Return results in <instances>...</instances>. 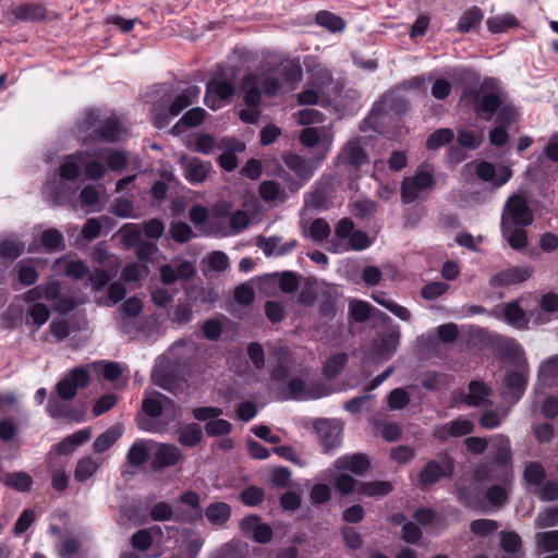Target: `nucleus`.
Listing matches in <instances>:
<instances>
[{
    "instance_id": "obj_1",
    "label": "nucleus",
    "mask_w": 558,
    "mask_h": 558,
    "mask_svg": "<svg viewBox=\"0 0 558 558\" xmlns=\"http://www.w3.org/2000/svg\"><path fill=\"white\" fill-rule=\"evenodd\" d=\"M506 93L494 78H485L477 88L466 87L461 100L470 104L477 116L489 121L506 100Z\"/></svg>"
},
{
    "instance_id": "obj_2",
    "label": "nucleus",
    "mask_w": 558,
    "mask_h": 558,
    "mask_svg": "<svg viewBox=\"0 0 558 558\" xmlns=\"http://www.w3.org/2000/svg\"><path fill=\"white\" fill-rule=\"evenodd\" d=\"M506 350L511 357V363L517 366L515 371L508 373L506 379L507 386L517 391L520 396L523 393L529 378L530 369L527 361L523 349L515 341L511 340L507 342Z\"/></svg>"
},
{
    "instance_id": "obj_3",
    "label": "nucleus",
    "mask_w": 558,
    "mask_h": 558,
    "mask_svg": "<svg viewBox=\"0 0 558 558\" xmlns=\"http://www.w3.org/2000/svg\"><path fill=\"white\" fill-rule=\"evenodd\" d=\"M533 220V211L523 195L515 193L508 197L501 213L500 225L529 227Z\"/></svg>"
},
{
    "instance_id": "obj_4",
    "label": "nucleus",
    "mask_w": 558,
    "mask_h": 558,
    "mask_svg": "<svg viewBox=\"0 0 558 558\" xmlns=\"http://www.w3.org/2000/svg\"><path fill=\"white\" fill-rule=\"evenodd\" d=\"M199 94L201 89L197 86L186 87L173 99L168 110H163L161 112L154 111V125L158 129H162L168 125L170 118L179 116L186 107L192 105L199 97Z\"/></svg>"
},
{
    "instance_id": "obj_5",
    "label": "nucleus",
    "mask_w": 558,
    "mask_h": 558,
    "mask_svg": "<svg viewBox=\"0 0 558 558\" xmlns=\"http://www.w3.org/2000/svg\"><path fill=\"white\" fill-rule=\"evenodd\" d=\"M331 140L325 143L315 159V161L308 160L293 153H288L283 156L286 166L292 170L299 178L307 180L312 177L317 166L326 158L330 150Z\"/></svg>"
},
{
    "instance_id": "obj_6",
    "label": "nucleus",
    "mask_w": 558,
    "mask_h": 558,
    "mask_svg": "<svg viewBox=\"0 0 558 558\" xmlns=\"http://www.w3.org/2000/svg\"><path fill=\"white\" fill-rule=\"evenodd\" d=\"M435 184L434 175L424 170L418 169L414 175L407 177L401 182V199L404 204H410L417 199L424 191L430 190Z\"/></svg>"
},
{
    "instance_id": "obj_7",
    "label": "nucleus",
    "mask_w": 558,
    "mask_h": 558,
    "mask_svg": "<svg viewBox=\"0 0 558 558\" xmlns=\"http://www.w3.org/2000/svg\"><path fill=\"white\" fill-rule=\"evenodd\" d=\"M234 94L235 86L231 81L214 77L207 83L205 104L211 110H217L230 101Z\"/></svg>"
},
{
    "instance_id": "obj_8",
    "label": "nucleus",
    "mask_w": 558,
    "mask_h": 558,
    "mask_svg": "<svg viewBox=\"0 0 558 558\" xmlns=\"http://www.w3.org/2000/svg\"><path fill=\"white\" fill-rule=\"evenodd\" d=\"M89 379V373L84 367H75L58 381L56 391L61 399L72 400L80 388L88 385Z\"/></svg>"
},
{
    "instance_id": "obj_9",
    "label": "nucleus",
    "mask_w": 558,
    "mask_h": 558,
    "mask_svg": "<svg viewBox=\"0 0 558 558\" xmlns=\"http://www.w3.org/2000/svg\"><path fill=\"white\" fill-rule=\"evenodd\" d=\"M335 234L340 240H348L349 247L354 251H362L371 245L368 235L364 231L355 230L350 218H342L338 221Z\"/></svg>"
},
{
    "instance_id": "obj_10",
    "label": "nucleus",
    "mask_w": 558,
    "mask_h": 558,
    "mask_svg": "<svg viewBox=\"0 0 558 558\" xmlns=\"http://www.w3.org/2000/svg\"><path fill=\"white\" fill-rule=\"evenodd\" d=\"M453 460L448 456H445L441 462L430 460L420 472L418 482L424 487L433 485L440 478L450 476L453 473Z\"/></svg>"
},
{
    "instance_id": "obj_11",
    "label": "nucleus",
    "mask_w": 558,
    "mask_h": 558,
    "mask_svg": "<svg viewBox=\"0 0 558 558\" xmlns=\"http://www.w3.org/2000/svg\"><path fill=\"white\" fill-rule=\"evenodd\" d=\"M314 427L326 451L340 446L343 432V424L340 421L322 418Z\"/></svg>"
},
{
    "instance_id": "obj_12",
    "label": "nucleus",
    "mask_w": 558,
    "mask_h": 558,
    "mask_svg": "<svg viewBox=\"0 0 558 558\" xmlns=\"http://www.w3.org/2000/svg\"><path fill=\"white\" fill-rule=\"evenodd\" d=\"M368 162V155L362 146L361 138L348 141L337 156L338 165H349L360 168Z\"/></svg>"
},
{
    "instance_id": "obj_13",
    "label": "nucleus",
    "mask_w": 558,
    "mask_h": 558,
    "mask_svg": "<svg viewBox=\"0 0 558 558\" xmlns=\"http://www.w3.org/2000/svg\"><path fill=\"white\" fill-rule=\"evenodd\" d=\"M47 10L35 3H23L12 7L4 12V17L8 22L15 24L22 22H38L46 17Z\"/></svg>"
},
{
    "instance_id": "obj_14",
    "label": "nucleus",
    "mask_w": 558,
    "mask_h": 558,
    "mask_svg": "<svg viewBox=\"0 0 558 558\" xmlns=\"http://www.w3.org/2000/svg\"><path fill=\"white\" fill-rule=\"evenodd\" d=\"M196 272L191 262L182 260L177 264H165L160 266V280L163 284H172L177 281H186Z\"/></svg>"
},
{
    "instance_id": "obj_15",
    "label": "nucleus",
    "mask_w": 558,
    "mask_h": 558,
    "mask_svg": "<svg viewBox=\"0 0 558 558\" xmlns=\"http://www.w3.org/2000/svg\"><path fill=\"white\" fill-rule=\"evenodd\" d=\"M180 165L184 178L192 184L203 183L211 171L210 162L203 161L196 157L182 156Z\"/></svg>"
},
{
    "instance_id": "obj_16",
    "label": "nucleus",
    "mask_w": 558,
    "mask_h": 558,
    "mask_svg": "<svg viewBox=\"0 0 558 558\" xmlns=\"http://www.w3.org/2000/svg\"><path fill=\"white\" fill-rule=\"evenodd\" d=\"M474 430V424L464 417H458L448 423L435 427L433 435L439 441H446L449 437H462Z\"/></svg>"
},
{
    "instance_id": "obj_17",
    "label": "nucleus",
    "mask_w": 558,
    "mask_h": 558,
    "mask_svg": "<svg viewBox=\"0 0 558 558\" xmlns=\"http://www.w3.org/2000/svg\"><path fill=\"white\" fill-rule=\"evenodd\" d=\"M533 269L531 267H510L495 274L489 279L492 287H507L524 282L532 276Z\"/></svg>"
},
{
    "instance_id": "obj_18",
    "label": "nucleus",
    "mask_w": 558,
    "mask_h": 558,
    "mask_svg": "<svg viewBox=\"0 0 558 558\" xmlns=\"http://www.w3.org/2000/svg\"><path fill=\"white\" fill-rule=\"evenodd\" d=\"M369 465L371 462L364 453L342 456L333 463L335 470L339 472L350 471L357 476L363 475L369 469Z\"/></svg>"
},
{
    "instance_id": "obj_19",
    "label": "nucleus",
    "mask_w": 558,
    "mask_h": 558,
    "mask_svg": "<svg viewBox=\"0 0 558 558\" xmlns=\"http://www.w3.org/2000/svg\"><path fill=\"white\" fill-rule=\"evenodd\" d=\"M61 284L57 280H52L43 284H38L33 289L26 291L23 294V299L25 302H36L40 300H46L49 302H56L61 295Z\"/></svg>"
},
{
    "instance_id": "obj_20",
    "label": "nucleus",
    "mask_w": 558,
    "mask_h": 558,
    "mask_svg": "<svg viewBox=\"0 0 558 558\" xmlns=\"http://www.w3.org/2000/svg\"><path fill=\"white\" fill-rule=\"evenodd\" d=\"M241 529L245 534L252 535L253 539L260 544L268 543L272 537V530L268 524L260 523L257 515H250L241 521Z\"/></svg>"
},
{
    "instance_id": "obj_21",
    "label": "nucleus",
    "mask_w": 558,
    "mask_h": 558,
    "mask_svg": "<svg viewBox=\"0 0 558 558\" xmlns=\"http://www.w3.org/2000/svg\"><path fill=\"white\" fill-rule=\"evenodd\" d=\"M260 75L256 73H247L241 84L240 89L243 93V100L247 107L257 108L262 100L260 94Z\"/></svg>"
},
{
    "instance_id": "obj_22",
    "label": "nucleus",
    "mask_w": 558,
    "mask_h": 558,
    "mask_svg": "<svg viewBox=\"0 0 558 558\" xmlns=\"http://www.w3.org/2000/svg\"><path fill=\"white\" fill-rule=\"evenodd\" d=\"M182 459L183 453L180 448L171 444H160L155 452L153 464L156 469L170 468Z\"/></svg>"
},
{
    "instance_id": "obj_23",
    "label": "nucleus",
    "mask_w": 558,
    "mask_h": 558,
    "mask_svg": "<svg viewBox=\"0 0 558 558\" xmlns=\"http://www.w3.org/2000/svg\"><path fill=\"white\" fill-rule=\"evenodd\" d=\"M162 536V529L158 525H153L135 532L131 537V545L136 550L145 551L153 545L155 538H161Z\"/></svg>"
},
{
    "instance_id": "obj_24",
    "label": "nucleus",
    "mask_w": 558,
    "mask_h": 558,
    "mask_svg": "<svg viewBox=\"0 0 558 558\" xmlns=\"http://www.w3.org/2000/svg\"><path fill=\"white\" fill-rule=\"evenodd\" d=\"M476 175L496 186H501L511 178L512 171L509 168H504L497 175L495 167L484 161L476 167Z\"/></svg>"
},
{
    "instance_id": "obj_25",
    "label": "nucleus",
    "mask_w": 558,
    "mask_h": 558,
    "mask_svg": "<svg viewBox=\"0 0 558 558\" xmlns=\"http://www.w3.org/2000/svg\"><path fill=\"white\" fill-rule=\"evenodd\" d=\"M505 320L517 329H527L529 318L526 312L518 304L517 301L508 302L504 305Z\"/></svg>"
},
{
    "instance_id": "obj_26",
    "label": "nucleus",
    "mask_w": 558,
    "mask_h": 558,
    "mask_svg": "<svg viewBox=\"0 0 558 558\" xmlns=\"http://www.w3.org/2000/svg\"><path fill=\"white\" fill-rule=\"evenodd\" d=\"M504 239L513 250H522L527 246V233L524 227L517 225H500Z\"/></svg>"
},
{
    "instance_id": "obj_27",
    "label": "nucleus",
    "mask_w": 558,
    "mask_h": 558,
    "mask_svg": "<svg viewBox=\"0 0 558 558\" xmlns=\"http://www.w3.org/2000/svg\"><path fill=\"white\" fill-rule=\"evenodd\" d=\"M123 435V426L120 424H116L104 433H101L93 444V449L96 453H102L110 449L118 439Z\"/></svg>"
},
{
    "instance_id": "obj_28",
    "label": "nucleus",
    "mask_w": 558,
    "mask_h": 558,
    "mask_svg": "<svg viewBox=\"0 0 558 558\" xmlns=\"http://www.w3.org/2000/svg\"><path fill=\"white\" fill-rule=\"evenodd\" d=\"M492 390L482 381L472 380L469 384V393L465 395L463 401L470 407H482L487 401Z\"/></svg>"
},
{
    "instance_id": "obj_29",
    "label": "nucleus",
    "mask_w": 558,
    "mask_h": 558,
    "mask_svg": "<svg viewBox=\"0 0 558 558\" xmlns=\"http://www.w3.org/2000/svg\"><path fill=\"white\" fill-rule=\"evenodd\" d=\"M2 482L7 487L22 493L29 492L33 486L32 476L24 471L5 473L2 477Z\"/></svg>"
},
{
    "instance_id": "obj_30",
    "label": "nucleus",
    "mask_w": 558,
    "mask_h": 558,
    "mask_svg": "<svg viewBox=\"0 0 558 558\" xmlns=\"http://www.w3.org/2000/svg\"><path fill=\"white\" fill-rule=\"evenodd\" d=\"M205 515L213 525L221 526L229 521L231 508L226 502H213L206 508Z\"/></svg>"
},
{
    "instance_id": "obj_31",
    "label": "nucleus",
    "mask_w": 558,
    "mask_h": 558,
    "mask_svg": "<svg viewBox=\"0 0 558 558\" xmlns=\"http://www.w3.org/2000/svg\"><path fill=\"white\" fill-rule=\"evenodd\" d=\"M101 465V460L95 459L90 456L83 457L77 461L74 477L77 482H84L87 478L92 477L99 466Z\"/></svg>"
},
{
    "instance_id": "obj_32",
    "label": "nucleus",
    "mask_w": 558,
    "mask_h": 558,
    "mask_svg": "<svg viewBox=\"0 0 558 558\" xmlns=\"http://www.w3.org/2000/svg\"><path fill=\"white\" fill-rule=\"evenodd\" d=\"M126 290L121 282H112L108 286V291L105 294L97 295L95 302L101 306H113L124 299Z\"/></svg>"
},
{
    "instance_id": "obj_33",
    "label": "nucleus",
    "mask_w": 558,
    "mask_h": 558,
    "mask_svg": "<svg viewBox=\"0 0 558 558\" xmlns=\"http://www.w3.org/2000/svg\"><path fill=\"white\" fill-rule=\"evenodd\" d=\"M202 428L196 423H190L178 429V441L186 447H195L202 440Z\"/></svg>"
},
{
    "instance_id": "obj_34",
    "label": "nucleus",
    "mask_w": 558,
    "mask_h": 558,
    "mask_svg": "<svg viewBox=\"0 0 558 558\" xmlns=\"http://www.w3.org/2000/svg\"><path fill=\"white\" fill-rule=\"evenodd\" d=\"M29 303L32 305L29 306L26 313V323L33 324L35 326V330H38L48 322L50 317V311L45 304L40 303L39 301Z\"/></svg>"
},
{
    "instance_id": "obj_35",
    "label": "nucleus",
    "mask_w": 558,
    "mask_h": 558,
    "mask_svg": "<svg viewBox=\"0 0 558 558\" xmlns=\"http://www.w3.org/2000/svg\"><path fill=\"white\" fill-rule=\"evenodd\" d=\"M84 162V153L69 155L60 167V177L64 180H74L78 177Z\"/></svg>"
},
{
    "instance_id": "obj_36",
    "label": "nucleus",
    "mask_w": 558,
    "mask_h": 558,
    "mask_svg": "<svg viewBox=\"0 0 558 558\" xmlns=\"http://www.w3.org/2000/svg\"><path fill=\"white\" fill-rule=\"evenodd\" d=\"M495 454L493 463L499 465L502 472L508 471L509 462L511 460L510 444L507 438L498 437L494 444Z\"/></svg>"
},
{
    "instance_id": "obj_37",
    "label": "nucleus",
    "mask_w": 558,
    "mask_h": 558,
    "mask_svg": "<svg viewBox=\"0 0 558 558\" xmlns=\"http://www.w3.org/2000/svg\"><path fill=\"white\" fill-rule=\"evenodd\" d=\"M149 450L146 441L137 440L129 449L126 454L128 463L132 466H141L148 461Z\"/></svg>"
},
{
    "instance_id": "obj_38",
    "label": "nucleus",
    "mask_w": 558,
    "mask_h": 558,
    "mask_svg": "<svg viewBox=\"0 0 558 558\" xmlns=\"http://www.w3.org/2000/svg\"><path fill=\"white\" fill-rule=\"evenodd\" d=\"M125 135V129L116 119H109L98 132V137L108 142L120 141Z\"/></svg>"
},
{
    "instance_id": "obj_39",
    "label": "nucleus",
    "mask_w": 558,
    "mask_h": 558,
    "mask_svg": "<svg viewBox=\"0 0 558 558\" xmlns=\"http://www.w3.org/2000/svg\"><path fill=\"white\" fill-rule=\"evenodd\" d=\"M393 486L388 481H374V482H367L363 483L359 492L362 495L368 496V497H383L388 495L390 492H392Z\"/></svg>"
},
{
    "instance_id": "obj_40",
    "label": "nucleus",
    "mask_w": 558,
    "mask_h": 558,
    "mask_svg": "<svg viewBox=\"0 0 558 558\" xmlns=\"http://www.w3.org/2000/svg\"><path fill=\"white\" fill-rule=\"evenodd\" d=\"M535 543L542 553L558 550V530L536 533Z\"/></svg>"
},
{
    "instance_id": "obj_41",
    "label": "nucleus",
    "mask_w": 558,
    "mask_h": 558,
    "mask_svg": "<svg viewBox=\"0 0 558 558\" xmlns=\"http://www.w3.org/2000/svg\"><path fill=\"white\" fill-rule=\"evenodd\" d=\"M348 362V355L340 352L328 357L324 365V375L327 378H335L343 369Z\"/></svg>"
},
{
    "instance_id": "obj_42",
    "label": "nucleus",
    "mask_w": 558,
    "mask_h": 558,
    "mask_svg": "<svg viewBox=\"0 0 558 558\" xmlns=\"http://www.w3.org/2000/svg\"><path fill=\"white\" fill-rule=\"evenodd\" d=\"M41 245L48 251H61L65 247L64 238L57 229H48L41 233Z\"/></svg>"
},
{
    "instance_id": "obj_43",
    "label": "nucleus",
    "mask_w": 558,
    "mask_h": 558,
    "mask_svg": "<svg viewBox=\"0 0 558 558\" xmlns=\"http://www.w3.org/2000/svg\"><path fill=\"white\" fill-rule=\"evenodd\" d=\"M111 280L110 274L105 269L95 270L88 278L87 284L90 287L92 291L97 295L105 294L104 290Z\"/></svg>"
},
{
    "instance_id": "obj_44",
    "label": "nucleus",
    "mask_w": 558,
    "mask_h": 558,
    "mask_svg": "<svg viewBox=\"0 0 558 558\" xmlns=\"http://www.w3.org/2000/svg\"><path fill=\"white\" fill-rule=\"evenodd\" d=\"M58 265L63 266V271L66 277L78 280L85 277L88 272L87 266L82 260H69L65 258L59 259Z\"/></svg>"
},
{
    "instance_id": "obj_45",
    "label": "nucleus",
    "mask_w": 558,
    "mask_h": 558,
    "mask_svg": "<svg viewBox=\"0 0 558 558\" xmlns=\"http://www.w3.org/2000/svg\"><path fill=\"white\" fill-rule=\"evenodd\" d=\"M48 413L52 417H65L76 422H82L84 420V412L74 413L52 398L48 401Z\"/></svg>"
},
{
    "instance_id": "obj_46",
    "label": "nucleus",
    "mask_w": 558,
    "mask_h": 558,
    "mask_svg": "<svg viewBox=\"0 0 558 558\" xmlns=\"http://www.w3.org/2000/svg\"><path fill=\"white\" fill-rule=\"evenodd\" d=\"M483 16L484 15H483V12L481 11V9H478L476 7L469 9L468 11H465L463 13V15L461 16V19L459 21V24H458L459 31H461L463 33L470 32L471 29L475 28L481 23V21L483 20Z\"/></svg>"
},
{
    "instance_id": "obj_47",
    "label": "nucleus",
    "mask_w": 558,
    "mask_h": 558,
    "mask_svg": "<svg viewBox=\"0 0 558 558\" xmlns=\"http://www.w3.org/2000/svg\"><path fill=\"white\" fill-rule=\"evenodd\" d=\"M205 114H206V112L204 109H202L199 107L192 108L182 116V118L174 125L173 130L180 131V129L182 126H187V128L197 126L204 121Z\"/></svg>"
},
{
    "instance_id": "obj_48",
    "label": "nucleus",
    "mask_w": 558,
    "mask_h": 558,
    "mask_svg": "<svg viewBox=\"0 0 558 558\" xmlns=\"http://www.w3.org/2000/svg\"><path fill=\"white\" fill-rule=\"evenodd\" d=\"M453 137L454 133L451 129H439L429 135L426 142V146L428 149L435 150L450 143Z\"/></svg>"
},
{
    "instance_id": "obj_49",
    "label": "nucleus",
    "mask_w": 558,
    "mask_h": 558,
    "mask_svg": "<svg viewBox=\"0 0 558 558\" xmlns=\"http://www.w3.org/2000/svg\"><path fill=\"white\" fill-rule=\"evenodd\" d=\"M371 304L365 301L354 300L349 303V315L357 323L366 322L371 316Z\"/></svg>"
},
{
    "instance_id": "obj_50",
    "label": "nucleus",
    "mask_w": 558,
    "mask_h": 558,
    "mask_svg": "<svg viewBox=\"0 0 558 558\" xmlns=\"http://www.w3.org/2000/svg\"><path fill=\"white\" fill-rule=\"evenodd\" d=\"M545 469L537 462H527L524 468V480L530 485H539L545 478Z\"/></svg>"
},
{
    "instance_id": "obj_51",
    "label": "nucleus",
    "mask_w": 558,
    "mask_h": 558,
    "mask_svg": "<svg viewBox=\"0 0 558 558\" xmlns=\"http://www.w3.org/2000/svg\"><path fill=\"white\" fill-rule=\"evenodd\" d=\"M317 23L331 31V32H340L344 28L345 23L343 20L330 12H319L316 16Z\"/></svg>"
},
{
    "instance_id": "obj_52",
    "label": "nucleus",
    "mask_w": 558,
    "mask_h": 558,
    "mask_svg": "<svg viewBox=\"0 0 558 558\" xmlns=\"http://www.w3.org/2000/svg\"><path fill=\"white\" fill-rule=\"evenodd\" d=\"M232 429V425L223 418H215L211 421H208L205 424V432L208 436L211 437H219L223 435H228Z\"/></svg>"
},
{
    "instance_id": "obj_53",
    "label": "nucleus",
    "mask_w": 558,
    "mask_h": 558,
    "mask_svg": "<svg viewBox=\"0 0 558 558\" xmlns=\"http://www.w3.org/2000/svg\"><path fill=\"white\" fill-rule=\"evenodd\" d=\"M514 25H517V19L512 15L494 16L487 20V26L492 33H502Z\"/></svg>"
},
{
    "instance_id": "obj_54",
    "label": "nucleus",
    "mask_w": 558,
    "mask_h": 558,
    "mask_svg": "<svg viewBox=\"0 0 558 558\" xmlns=\"http://www.w3.org/2000/svg\"><path fill=\"white\" fill-rule=\"evenodd\" d=\"M23 250V243L13 239H5L0 244V256L12 260L17 258L22 254Z\"/></svg>"
},
{
    "instance_id": "obj_55",
    "label": "nucleus",
    "mask_w": 558,
    "mask_h": 558,
    "mask_svg": "<svg viewBox=\"0 0 558 558\" xmlns=\"http://www.w3.org/2000/svg\"><path fill=\"white\" fill-rule=\"evenodd\" d=\"M449 290V284L444 281H434L425 284L421 290L423 299L433 301L444 295Z\"/></svg>"
},
{
    "instance_id": "obj_56",
    "label": "nucleus",
    "mask_w": 558,
    "mask_h": 558,
    "mask_svg": "<svg viewBox=\"0 0 558 558\" xmlns=\"http://www.w3.org/2000/svg\"><path fill=\"white\" fill-rule=\"evenodd\" d=\"M484 135L482 133L476 134L472 131L461 130L458 132V143L469 149H475L483 143Z\"/></svg>"
},
{
    "instance_id": "obj_57",
    "label": "nucleus",
    "mask_w": 558,
    "mask_h": 558,
    "mask_svg": "<svg viewBox=\"0 0 558 558\" xmlns=\"http://www.w3.org/2000/svg\"><path fill=\"white\" fill-rule=\"evenodd\" d=\"M169 232L171 238L178 243H185L193 236L191 227L182 221L172 222Z\"/></svg>"
},
{
    "instance_id": "obj_58",
    "label": "nucleus",
    "mask_w": 558,
    "mask_h": 558,
    "mask_svg": "<svg viewBox=\"0 0 558 558\" xmlns=\"http://www.w3.org/2000/svg\"><path fill=\"white\" fill-rule=\"evenodd\" d=\"M193 318L192 306L189 303H178L170 316L172 323L185 325Z\"/></svg>"
},
{
    "instance_id": "obj_59",
    "label": "nucleus",
    "mask_w": 558,
    "mask_h": 558,
    "mask_svg": "<svg viewBox=\"0 0 558 558\" xmlns=\"http://www.w3.org/2000/svg\"><path fill=\"white\" fill-rule=\"evenodd\" d=\"M390 410H401L410 402V396L403 388L393 389L387 397Z\"/></svg>"
},
{
    "instance_id": "obj_60",
    "label": "nucleus",
    "mask_w": 558,
    "mask_h": 558,
    "mask_svg": "<svg viewBox=\"0 0 558 558\" xmlns=\"http://www.w3.org/2000/svg\"><path fill=\"white\" fill-rule=\"evenodd\" d=\"M330 234V227L324 219H315L308 229V235L314 240L322 242Z\"/></svg>"
},
{
    "instance_id": "obj_61",
    "label": "nucleus",
    "mask_w": 558,
    "mask_h": 558,
    "mask_svg": "<svg viewBox=\"0 0 558 558\" xmlns=\"http://www.w3.org/2000/svg\"><path fill=\"white\" fill-rule=\"evenodd\" d=\"M17 278L23 286H32L37 281L38 272L34 266L22 262L17 266Z\"/></svg>"
},
{
    "instance_id": "obj_62",
    "label": "nucleus",
    "mask_w": 558,
    "mask_h": 558,
    "mask_svg": "<svg viewBox=\"0 0 558 558\" xmlns=\"http://www.w3.org/2000/svg\"><path fill=\"white\" fill-rule=\"evenodd\" d=\"M280 185L276 181H264L259 185V195L265 202H272L281 197Z\"/></svg>"
},
{
    "instance_id": "obj_63",
    "label": "nucleus",
    "mask_w": 558,
    "mask_h": 558,
    "mask_svg": "<svg viewBox=\"0 0 558 558\" xmlns=\"http://www.w3.org/2000/svg\"><path fill=\"white\" fill-rule=\"evenodd\" d=\"M471 531L478 536H486L498 529V523L489 519H478L471 523Z\"/></svg>"
},
{
    "instance_id": "obj_64",
    "label": "nucleus",
    "mask_w": 558,
    "mask_h": 558,
    "mask_svg": "<svg viewBox=\"0 0 558 558\" xmlns=\"http://www.w3.org/2000/svg\"><path fill=\"white\" fill-rule=\"evenodd\" d=\"M250 216L244 210H235L230 216V229L232 233H239L250 226Z\"/></svg>"
}]
</instances>
